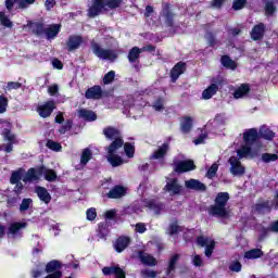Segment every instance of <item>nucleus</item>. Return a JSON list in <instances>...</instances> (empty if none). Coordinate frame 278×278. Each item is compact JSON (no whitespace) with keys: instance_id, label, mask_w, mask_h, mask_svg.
Here are the masks:
<instances>
[{"instance_id":"f257e3e1","label":"nucleus","mask_w":278,"mask_h":278,"mask_svg":"<svg viewBox=\"0 0 278 278\" xmlns=\"http://www.w3.org/2000/svg\"><path fill=\"white\" fill-rule=\"evenodd\" d=\"M229 199V192L217 193L214 204L208 207V215L217 216V218H227V216H229V211H227Z\"/></svg>"},{"instance_id":"f03ea898","label":"nucleus","mask_w":278,"mask_h":278,"mask_svg":"<svg viewBox=\"0 0 278 278\" xmlns=\"http://www.w3.org/2000/svg\"><path fill=\"white\" fill-rule=\"evenodd\" d=\"M91 49L92 53L96 58H99V60H108L109 62H115V60H118V54L115 50L102 48L101 45L94 40L91 41Z\"/></svg>"},{"instance_id":"7ed1b4c3","label":"nucleus","mask_w":278,"mask_h":278,"mask_svg":"<svg viewBox=\"0 0 278 278\" xmlns=\"http://www.w3.org/2000/svg\"><path fill=\"white\" fill-rule=\"evenodd\" d=\"M161 16L164 21L165 27L174 28L175 27V18L177 13L173 10V4L166 2L162 4Z\"/></svg>"},{"instance_id":"20e7f679","label":"nucleus","mask_w":278,"mask_h":278,"mask_svg":"<svg viewBox=\"0 0 278 278\" xmlns=\"http://www.w3.org/2000/svg\"><path fill=\"white\" fill-rule=\"evenodd\" d=\"M195 243L201 249L205 248L204 250L205 257H208V258L212 257V255L214 254V249H216V241L210 240V238L204 236H198L195 238Z\"/></svg>"},{"instance_id":"39448f33","label":"nucleus","mask_w":278,"mask_h":278,"mask_svg":"<svg viewBox=\"0 0 278 278\" xmlns=\"http://www.w3.org/2000/svg\"><path fill=\"white\" fill-rule=\"evenodd\" d=\"M56 108L58 105L55 104V101L49 100L37 106V113L41 118H49V116L53 114Z\"/></svg>"},{"instance_id":"423d86ee","label":"nucleus","mask_w":278,"mask_h":278,"mask_svg":"<svg viewBox=\"0 0 278 278\" xmlns=\"http://www.w3.org/2000/svg\"><path fill=\"white\" fill-rule=\"evenodd\" d=\"M175 173L181 175L182 173H190V170H197V165L192 160L178 161L175 163Z\"/></svg>"},{"instance_id":"0eeeda50","label":"nucleus","mask_w":278,"mask_h":278,"mask_svg":"<svg viewBox=\"0 0 278 278\" xmlns=\"http://www.w3.org/2000/svg\"><path fill=\"white\" fill-rule=\"evenodd\" d=\"M15 3H17L18 10H27V8L36 3V0H5V8L8 12H12V10H14Z\"/></svg>"},{"instance_id":"6e6552de","label":"nucleus","mask_w":278,"mask_h":278,"mask_svg":"<svg viewBox=\"0 0 278 278\" xmlns=\"http://www.w3.org/2000/svg\"><path fill=\"white\" fill-rule=\"evenodd\" d=\"M212 81L213 83L202 92V99L205 101L212 99V97L218 92V86L223 84V79L213 78Z\"/></svg>"},{"instance_id":"1a4fd4ad","label":"nucleus","mask_w":278,"mask_h":278,"mask_svg":"<svg viewBox=\"0 0 278 278\" xmlns=\"http://www.w3.org/2000/svg\"><path fill=\"white\" fill-rule=\"evenodd\" d=\"M228 162L230 164L231 175H233L235 177L244 175L245 168H244V166H242V163L240 162V160L238 157L230 156Z\"/></svg>"},{"instance_id":"9d476101","label":"nucleus","mask_w":278,"mask_h":278,"mask_svg":"<svg viewBox=\"0 0 278 278\" xmlns=\"http://www.w3.org/2000/svg\"><path fill=\"white\" fill-rule=\"evenodd\" d=\"M103 10H105V0H93L88 10V17L96 18V16H99Z\"/></svg>"},{"instance_id":"9b49d317","label":"nucleus","mask_w":278,"mask_h":278,"mask_svg":"<svg viewBox=\"0 0 278 278\" xmlns=\"http://www.w3.org/2000/svg\"><path fill=\"white\" fill-rule=\"evenodd\" d=\"M26 27H28L33 36H36L37 38L45 36L46 27H45V23L42 22L27 21Z\"/></svg>"},{"instance_id":"f8f14e48","label":"nucleus","mask_w":278,"mask_h":278,"mask_svg":"<svg viewBox=\"0 0 278 278\" xmlns=\"http://www.w3.org/2000/svg\"><path fill=\"white\" fill-rule=\"evenodd\" d=\"M165 192H169L172 197L181 194V185L177 178H172L163 188Z\"/></svg>"},{"instance_id":"ddd939ff","label":"nucleus","mask_w":278,"mask_h":278,"mask_svg":"<svg viewBox=\"0 0 278 278\" xmlns=\"http://www.w3.org/2000/svg\"><path fill=\"white\" fill-rule=\"evenodd\" d=\"M106 197L108 199H123V197H127V187L116 185L106 193Z\"/></svg>"},{"instance_id":"4468645a","label":"nucleus","mask_w":278,"mask_h":278,"mask_svg":"<svg viewBox=\"0 0 278 278\" xmlns=\"http://www.w3.org/2000/svg\"><path fill=\"white\" fill-rule=\"evenodd\" d=\"M85 97L93 101H99V99H103V88L99 85H94L85 91Z\"/></svg>"},{"instance_id":"2eb2a0df","label":"nucleus","mask_w":278,"mask_h":278,"mask_svg":"<svg viewBox=\"0 0 278 278\" xmlns=\"http://www.w3.org/2000/svg\"><path fill=\"white\" fill-rule=\"evenodd\" d=\"M84 43V37L79 35H71L66 41L67 51H76Z\"/></svg>"},{"instance_id":"dca6fc26","label":"nucleus","mask_w":278,"mask_h":278,"mask_svg":"<svg viewBox=\"0 0 278 278\" xmlns=\"http://www.w3.org/2000/svg\"><path fill=\"white\" fill-rule=\"evenodd\" d=\"M257 140H260V132H257L256 128H250L243 132V141L245 144L252 147Z\"/></svg>"},{"instance_id":"f3484780","label":"nucleus","mask_w":278,"mask_h":278,"mask_svg":"<svg viewBox=\"0 0 278 278\" xmlns=\"http://www.w3.org/2000/svg\"><path fill=\"white\" fill-rule=\"evenodd\" d=\"M185 73H186V63L184 62L176 63L170 70L172 84H175L179 79V76L184 75Z\"/></svg>"},{"instance_id":"a211bd4d","label":"nucleus","mask_w":278,"mask_h":278,"mask_svg":"<svg viewBox=\"0 0 278 278\" xmlns=\"http://www.w3.org/2000/svg\"><path fill=\"white\" fill-rule=\"evenodd\" d=\"M61 30L62 24H51L49 27L45 28L43 36H46L47 40H55Z\"/></svg>"},{"instance_id":"6ab92c4d","label":"nucleus","mask_w":278,"mask_h":278,"mask_svg":"<svg viewBox=\"0 0 278 278\" xmlns=\"http://www.w3.org/2000/svg\"><path fill=\"white\" fill-rule=\"evenodd\" d=\"M185 186L189 190H194L195 192H205V190H207V186H205V184L194 178L187 180Z\"/></svg>"},{"instance_id":"aec40b11","label":"nucleus","mask_w":278,"mask_h":278,"mask_svg":"<svg viewBox=\"0 0 278 278\" xmlns=\"http://www.w3.org/2000/svg\"><path fill=\"white\" fill-rule=\"evenodd\" d=\"M265 31L266 26H264V23H260L253 26L250 36L254 41L262 40L264 38Z\"/></svg>"},{"instance_id":"412c9836","label":"nucleus","mask_w":278,"mask_h":278,"mask_svg":"<svg viewBox=\"0 0 278 278\" xmlns=\"http://www.w3.org/2000/svg\"><path fill=\"white\" fill-rule=\"evenodd\" d=\"M131 243V239L129 237L121 236L116 239L114 243V249L116 253H123L127 247Z\"/></svg>"},{"instance_id":"4be33fe9","label":"nucleus","mask_w":278,"mask_h":278,"mask_svg":"<svg viewBox=\"0 0 278 278\" xmlns=\"http://www.w3.org/2000/svg\"><path fill=\"white\" fill-rule=\"evenodd\" d=\"M35 192L38 199L46 203V205H49L51 203V193H49V190H47V188L38 186L35 188Z\"/></svg>"},{"instance_id":"5701e85b","label":"nucleus","mask_w":278,"mask_h":278,"mask_svg":"<svg viewBox=\"0 0 278 278\" xmlns=\"http://www.w3.org/2000/svg\"><path fill=\"white\" fill-rule=\"evenodd\" d=\"M38 175H45L46 181H55L58 179V173L53 169H47L43 165L37 168Z\"/></svg>"},{"instance_id":"b1692460","label":"nucleus","mask_w":278,"mask_h":278,"mask_svg":"<svg viewBox=\"0 0 278 278\" xmlns=\"http://www.w3.org/2000/svg\"><path fill=\"white\" fill-rule=\"evenodd\" d=\"M254 211L257 214H264L265 212L270 214L273 212V203L269 200L258 202L254 205Z\"/></svg>"},{"instance_id":"393cba45","label":"nucleus","mask_w":278,"mask_h":278,"mask_svg":"<svg viewBox=\"0 0 278 278\" xmlns=\"http://www.w3.org/2000/svg\"><path fill=\"white\" fill-rule=\"evenodd\" d=\"M27 227V222H14L9 225L8 236H17V233Z\"/></svg>"},{"instance_id":"a878e982","label":"nucleus","mask_w":278,"mask_h":278,"mask_svg":"<svg viewBox=\"0 0 278 278\" xmlns=\"http://www.w3.org/2000/svg\"><path fill=\"white\" fill-rule=\"evenodd\" d=\"M146 207L149 210H152L154 214H162V211L164 210V203L157 202L155 199H151L144 202Z\"/></svg>"},{"instance_id":"bb28decb","label":"nucleus","mask_w":278,"mask_h":278,"mask_svg":"<svg viewBox=\"0 0 278 278\" xmlns=\"http://www.w3.org/2000/svg\"><path fill=\"white\" fill-rule=\"evenodd\" d=\"M138 257L141 263H143L146 266H157V260L153 257L152 255L144 253V251L138 252Z\"/></svg>"},{"instance_id":"cd10ccee","label":"nucleus","mask_w":278,"mask_h":278,"mask_svg":"<svg viewBox=\"0 0 278 278\" xmlns=\"http://www.w3.org/2000/svg\"><path fill=\"white\" fill-rule=\"evenodd\" d=\"M192 127H194V119L190 116L182 117L180 123V131L182 134H190L192 131Z\"/></svg>"},{"instance_id":"c85d7f7f","label":"nucleus","mask_w":278,"mask_h":278,"mask_svg":"<svg viewBox=\"0 0 278 278\" xmlns=\"http://www.w3.org/2000/svg\"><path fill=\"white\" fill-rule=\"evenodd\" d=\"M170 146L168 143H163L156 151L151 155V160H164L166 153H168Z\"/></svg>"},{"instance_id":"c756f323","label":"nucleus","mask_w":278,"mask_h":278,"mask_svg":"<svg viewBox=\"0 0 278 278\" xmlns=\"http://www.w3.org/2000/svg\"><path fill=\"white\" fill-rule=\"evenodd\" d=\"M79 118H83L84 121H87V123H92L97 121V113L93 111L87 110V109H80L78 111Z\"/></svg>"},{"instance_id":"7c9ffc66","label":"nucleus","mask_w":278,"mask_h":278,"mask_svg":"<svg viewBox=\"0 0 278 278\" xmlns=\"http://www.w3.org/2000/svg\"><path fill=\"white\" fill-rule=\"evenodd\" d=\"M277 3L275 0H265V16H275L277 13Z\"/></svg>"},{"instance_id":"2f4dec72","label":"nucleus","mask_w":278,"mask_h":278,"mask_svg":"<svg viewBox=\"0 0 278 278\" xmlns=\"http://www.w3.org/2000/svg\"><path fill=\"white\" fill-rule=\"evenodd\" d=\"M103 135L108 140H116V138H121V130L115 127L108 126L103 129Z\"/></svg>"},{"instance_id":"473e14b6","label":"nucleus","mask_w":278,"mask_h":278,"mask_svg":"<svg viewBox=\"0 0 278 278\" xmlns=\"http://www.w3.org/2000/svg\"><path fill=\"white\" fill-rule=\"evenodd\" d=\"M38 169L34 168V167H30L25 176L23 177V181L24 184H29L31 181H38L39 177H38Z\"/></svg>"},{"instance_id":"72a5a7b5","label":"nucleus","mask_w":278,"mask_h":278,"mask_svg":"<svg viewBox=\"0 0 278 278\" xmlns=\"http://www.w3.org/2000/svg\"><path fill=\"white\" fill-rule=\"evenodd\" d=\"M124 144H125V141L123 140V137H117L113 139V141L108 147V153H116V151L123 148Z\"/></svg>"},{"instance_id":"f704fd0d","label":"nucleus","mask_w":278,"mask_h":278,"mask_svg":"<svg viewBox=\"0 0 278 278\" xmlns=\"http://www.w3.org/2000/svg\"><path fill=\"white\" fill-rule=\"evenodd\" d=\"M251 92V87L249 84H242L239 88H237L233 92L235 99H242V97H247Z\"/></svg>"},{"instance_id":"c9c22d12","label":"nucleus","mask_w":278,"mask_h":278,"mask_svg":"<svg viewBox=\"0 0 278 278\" xmlns=\"http://www.w3.org/2000/svg\"><path fill=\"white\" fill-rule=\"evenodd\" d=\"M179 262V254H174L169 261H168V265L166 268V275L167 277L172 274L175 273V270L177 269V263Z\"/></svg>"},{"instance_id":"e433bc0d","label":"nucleus","mask_w":278,"mask_h":278,"mask_svg":"<svg viewBox=\"0 0 278 278\" xmlns=\"http://www.w3.org/2000/svg\"><path fill=\"white\" fill-rule=\"evenodd\" d=\"M222 65L225 68H229L230 71H236L238 68V63L236 61L231 60L229 55H223L220 58Z\"/></svg>"},{"instance_id":"4c0bfd02","label":"nucleus","mask_w":278,"mask_h":278,"mask_svg":"<svg viewBox=\"0 0 278 278\" xmlns=\"http://www.w3.org/2000/svg\"><path fill=\"white\" fill-rule=\"evenodd\" d=\"M237 155L239 160H242L243 157H249V155H251V157H254L253 148H251V146L249 144L242 146L241 149L237 151Z\"/></svg>"},{"instance_id":"58836bf2","label":"nucleus","mask_w":278,"mask_h":278,"mask_svg":"<svg viewBox=\"0 0 278 278\" xmlns=\"http://www.w3.org/2000/svg\"><path fill=\"white\" fill-rule=\"evenodd\" d=\"M275 136V131L270 130V128L266 126H263L258 131V138H263V140H273Z\"/></svg>"},{"instance_id":"ea45409f","label":"nucleus","mask_w":278,"mask_h":278,"mask_svg":"<svg viewBox=\"0 0 278 278\" xmlns=\"http://www.w3.org/2000/svg\"><path fill=\"white\" fill-rule=\"evenodd\" d=\"M60 268H62V262L58 260H53L47 263L46 273L53 274V273H56V270H60Z\"/></svg>"},{"instance_id":"a19ab883","label":"nucleus","mask_w":278,"mask_h":278,"mask_svg":"<svg viewBox=\"0 0 278 278\" xmlns=\"http://www.w3.org/2000/svg\"><path fill=\"white\" fill-rule=\"evenodd\" d=\"M108 162L113 166V168H116L118 166H122L123 164V157H121L116 153H109L108 154Z\"/></svg>"},{"instance_id":"79ce46f5","label":"nucleus","mask_w":278,"mask_h":278,"mask_svg":"<svg viewBox=\"0 0 278 278\" xmlns=\"http://www.w3.org/2000/svg\"><path fill=\"white\" fill-rule=\"evenodd\" d=\"M140 53H142V49L138 47L131 48L128 52V62H130V64L136 63V61L140 59Z\"/></svg>"},{"instance_id":"37998d69","label":"nucleus","mask_w":278,"mask_h":278,"mask_svg":"<svg viewBox=\"0 0 278 278\" xmlns=\"http://www.w3.org/2000/svg\"><path fill=\"white\" fill-rule=\"evenodd\" d=\"M122 271L124 270L119 266H106L102 268V273L105 277H110V275H115V277H117Z\"/></svg>"},{"instance_id":"c03bdc74","label":"nucleus","mask_w":278,"mask_h":278,"mask_svg":"<svg viewBox=\"0 0 278 278\" xmlns=\"http://www.w3.org/2000/svg\"><path fill=\"white\" fill-rule=\"evenodd\" d=\"M262 255H264V252L262 251V249H252L244 253L245 260H260Z\"/></svg>"},{"instance_id":"a18cd8bd","label":"nucleus","mask_w":278,"mask_h":278,"mask_svg":"<svg viewBox=\"0 0 278 278\" xmlns=\"http://www.w3.org/2000/svg\"><path fill=\"white\" fill-rule=\"evenodd\" d=\"M23 173H25V169L23 168H18L17 170L12 172L10 184L14 186V184L21 182V179L23 180Z\"/></svg>"},{"instance_id":"49530a36","label":"nucleus","mask_w":278,"mask_h":278,"mask_svg":"<svg viewBox=\"0 0 278 278\" xmlns=\"http://www.w3.org/2000/svg\"><path fill=\"white\" fill-rule=\"evenodd\" d=\"M91 160H92V150H90L89 148L84 149L80 155V164L83 166H86V164H88Z\"/></svg>"},{"instance_id":"de8ad7c7","label":"nucleus","mask_w":278,"mask_h":278,"mask_svg":"<svg viewBox=\"0 0 278 278\" xmlns=\"http://www.w3.org/2000/svg\"><path fill=\"white\" fill-rule=\"evenodd\" d=\"M46 147L47 149H50V151H54L55 153H60V151H62V143L53 141L51 139L47 140Z\"/></svg>"},{"instance_id":"09e8293b","label":"nucleus","mask_w":278,"mask_h":278,"mask_svg":"<svg viewBox=\"0 0 278 278\" xmlns=\"http://www.w3.org/2000/svg\"><path fill=\"white\" fill-rule=\"evenodd\" d=\"M124 153H126V156L131 160L134 155H136V146L131 142H125L124 143Z\"/></svg>"},{"instance_id":"8fccbe9b","label":"nucleus","mask_w":278,"mask_h":278,"mask_svg":"<svg viewBox=\"0 0 278 278\" xmlns=\"http://www.w3.org/2000/svg\"><path fill=\"white\" fill-rule=\"evenodd\" d=\"M73 129V119H66L64 124H62L59 128V134H61V136H64V134H66V131H71Z\"/></svg>"},{"instance_id":"3c124183","label":"nucleus","mask_w":278,"mask_h":278,"mask_svg":"<svg viewBox=\"0 0 278 278\" xmlns=\"http://www.w3.org/2000/svg\"><path fill=\"white\" fill-rule=\"evenodd\" d=\"M2 136L8 140L9 143L16 144V135L12 134V130L4 128Z\"/></svg>"},{"instance_id":"603ef678","label":"nucleus","mask_w":278,"mask_h":278,"mask_svg":"<svg viewBox=\"0 0 278 278\" xmlns=\"http://www.w3.org/2000/svg\"><path fill=\"white\" fill-rule=\"evenodd\" d=\"M122 4H123V0L104 1V8H109L110 10H116V8H121Z\"/></svg>"},{"instance_id":"864d4df0","label":"nucleus","mask_w":278,"mask_h":278,"mask_svg":"<svg viewBox=\"0 0 278 278\" xmlns=\"http://www.w3.org/2000/svg\"><path fill=\"white\" fill-rule=\"evenodd\" d=\"M278 155L271 154V153H263L262 154V161L265 162V164H270V162H277Z\"/></svg>"},{"instance_id":"5fc2aeb1","label":"nucleus","mask_w":278,"mask_h":278,"mask_svg":"<svg viewBox=\"0 0 278 278\" xmlns=\"http://www.w3.org/2000/svg\"><path fill=\"white\" fill-rule=\"evenodd\" d=\"M116 77V72L110 71L108 72L103 77V84L104 86H109V84H112Z\"/></svg>"},{"instance_id":"6e6d98bb","label":"nucleus","mask_w":278,"mask_h":278,"mask_svg":"<svg viewBox=\"0 0 278 278\" xmlns=\"http://www.w3.org/2000/svg\"><path fill=\"white\" fill-rule=\"evenodd\" d=\"M216 173H218V164L213 163L206 172L207 179H214V177H216Z\"/></svg>"},{"instance_id":"4d7b16f0","label":"nucleus","mask_w":278,"mask_h":278,"mask_svg":"<svg viewBox=\"0 0 278 278\" xmlns=\"http://www.w3.org/2000/svg\"><path fill=\"white\" fill-rule=\"evenodd\" d=\"M34 203V200L31 198H25L22 200V203L20 205V212H27L29 210V205Z\"/></svg>"},{"instance_id":"13d9d810","label":"nucleus","mask_w":278,"mask_h":278,"mask_svg":"<svg viewBox=\"0 0 278 278\" xmlns=\"http://www.w3.org/2000/svg\"><path fill=\"white\" fill-rule=\"evenodd\" d=\"M8 103H9L8 98L1 94L0 96V114H5V112H8Z\"/></svg>"},{"instance_id":"bf43d9fd","label":"nucleus","mask_w":278,"mask_h":278,"mask_svg":"<svg viewBox=\"0 0 278 278\" xmlns=\"http://www.w3.org/2000/svg\"><path fill=\"white\" fill-rule=\"evenodd\" d=\"M229 270H231V273H240L242 270V263H240V261H232L229 264Z\"/></svg>"},{"instance_id":"052dcab7","label":"nucleus","mask_w":278,"mask_h":278,"mask_svg":"<svg viewBox=\"0 0 278 278\" xmlns=\"http://www.w3.org/2000/svg\"><path fill=\"white\" fill-rule=\"evenodd\" d=\"M244 5H247V0H235L232 2V10L238 12V10L244 9Z\"/></svg>"},{"instance_id":"680f3d73","label":"nucleus","mask_w":278,"mask_h":278,"mask_svg":"<svg viewBox=\"0 0 278 278\" xmlns=\"http://www.w3.org/2000/svg\"><path fill=\"white\" fill-rule=\"evenodd\" d=\"M206 40L208 42V47H216V45H218V41L216 40V36L213 35V33H207Z\"/></svg>"},{"instance_id":"e2e57ef3","label":"nucleus","mask_w":278,"mask_h":278,"mask_svg":"<svg viewBox=\"0 0 278 278\" xmlns=\"http://www.w3.org/2000/svg\"><path fill=\"white\" fill-rule=\"evenodd\" d=\"M98 231L102 238H105V236H108V224L100 223L98 225Z\"/></svg>"},{"instance_id":"0e129e2a","label":"nucleus","mask_w":278,"mask_h":278,"mask_svg":"<svg viewBox=\"0 0 278 278\" xmlns=\"http://www.w3.org/2000/svg\"><path fill=\"white\" fill-rule=\"evenodd\" d=\"M153 108L156 112H162L164 110V99L159 98L155 100Z\"/></svg>"},{"instance_id":"69168bd1","label":"nucleus","mask_w":278,"mask_h":278,"mask_svg":"<svg viewBox=\"0 0 278 278\" xmlns=\"http://www.w3.org/2000/svg\"><path fill=\"white\" fill-rule=\"evenodd\" d=\"M87 220H94L97 218V208H88L86 212Z\"/></svg>"},{"instance_id":"338daca9","label":"nucleus","mask_w":278,"mask_h":278,"mask_svg":"<svg viewBox=\"0 0 278 278\" xmlns=\"http://www.w3.org/2000/svg\"><path fill=\"white\" fill-rule=\"evenodd\" d=\"M179 229H180L179 225L170 224L167 231H168L169 236H175V235L179 233Z\"/></svg>"},{"instance_id":"774afa93","label":"nucleus","mask_w":278,"mask_h":278,"mask_svg":"<svg viewBox=\"0 0 278 278\" xmlns=\"http://www.w3.org/2000/svg\"><path fill=\"white\" fill-rule=\"evenodd\" d=\"M226 2L227 0H212L211 7L215 8V10H220Z\"/></svg>"}]
</instances>
